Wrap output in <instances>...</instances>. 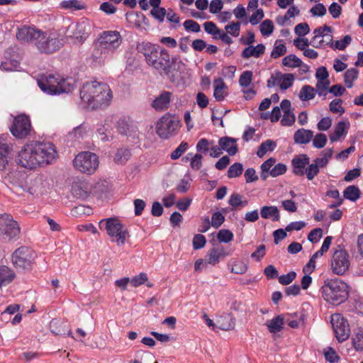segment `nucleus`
Returning a JSON list of instances; mask_svg holds the SVG:
<instances>
[{
  "mask_svg": "<svg viewBox=\"0 0 363 363\" xmlns=\"http://www.w3.org/2000/svg\"><path fill=\"white\" fill-rule=\"evenodd\" d=\"M57 152L50 143L26 144L18 152L16 162L28 169L51 164L57 157Z\"/></svg>",
  "mask_w": 363,
  "mask_h": 363,
  "instance_id": "obj_1",
  "label": "nucleus"
},
{
  "mask_svg": "<svg viewBox=\"0 0 363 363\" xmlns=\"http://www.w3.org/2000/svg\"><path fill=\"white\" fill-rule=\"evenodd\" d=\"M16 38L22 42L33 43L40 52L46 54L55 52L63 45L62 39H60L56 33L26 26L18 28Z\"/></svg>",
  "mask_w": 363,
  "mask_h": 363,
  "instance_id": "obj_2",
  "label": "nucleus"
},
{
  "mask_svg": "<svg viewBox=\"0 0 363 363\" xmlns=\"http://www.w3.org/2000/svg\"><path fill=\"white\" fill-rule=\"evenodd\" d=\"M80 96L91 109L107 106L113 99L108 85L96 81L85 83L81 89Z\"/></svg>",
  "mask_w": 363,
  "mask_h": 363,
  "instance_id": "obj_3",
  "label": "nucleus"
},
{
  "mask_svg": "<svg viewBox=\"0 0 363 363\" xmlns=\"http://www.w3.org/2000/svg\"><path fill=\"white\" fill-rule=\"evenodd\" d=\"M136 50L142 53L146 63L160 74L169 75L170 55L162 48L160 50L153 44L147 42L138 43Z\"/></svg>",
  "mask_w": 363,
  "mask_h": 363,
  "instance_id": "obj_4",
  "label": "nucleus"
},
{
  "mask_svg": "<svg viewBox=\"0 0 363 363\" xmlns=\"http://www.w3.org/2000/svg\"><path fill=\"white\" fill-rule=\"evenodd\" d=\"M321 291L324 300L333 305L342 303L349 295L347 284L339 279L325 281Z\"/></svg>",
  "mask_w": 363,
  "mask_h": 363,
  "instance_id": "obj_5",
  "label": "nucleus"
},
{
  "mask_svg": "<svg viewBox=\"0 0 363 363\" xmlns=\"http://www.w3.org/2000/svg\"><path fill=\"white\" fill-rule=\"evenodd\" d=\"M38 84L43 92L50 95L68 93L73 88L69 79L62 78L58 74L43 75L38 79Z\"/></svg>",
  "mask_w": 363,
  "mask_h": 363,
  "instance_id": "obj_6",
  "label": "nucleus"
},
{
  "mask_svg": "<svg viewBox=\"0 0 363 363\" xmlns=\"http://www.w3.org/2000/svg\"><path fill=\"white\" fill-rule=\"evenodd\" d=\"M99 227L105 230L110 236L111 240L118 246H123L129 237L127 228L121 223V220L116 217L102 219L99 222Z\"/></svg>",
  "mask_w": 363,
  "mask_h": 363,
  "instance_id": "obj_7",
  "label": "nucleus"
},
{
  "mask_svg": "<svg viewBox=\"0 0 363 363\" xmlns=\"http://www.w3.org/2000/svg\"><path fill=\"white\" fill-rule=\"evenodd\" d=\"M121 43L122 38L118 31L106 30L100 34L96 42V51L106 57L112 55Z\"/></svg>",
  "mask_w": 363,
  "mask_h": 363,
  "instance_id": "obj_8",
  "label": "nucleus"
},
{
  "mask_svg": "<svg viewBox=\"0 0 363 363\" xmlns=\"http://www.w3.org/2000/svg\"><path fill=\"white\" fill-rule=\"evenodd\" d=\"M180 121L175 115L166 113L156 123V133L160 138L167 139L175 135L179 128Z\"/></svg>",
  "mask_w": 363,
  "mask_h": 363,
  "instance_id": "obj_9",
  "label": "nucleus"
},
{
  "mask_svg": "<svg viewBox=\"0 0 363 363\" xmlns=\"http://www.w3.org/2000/svg\"><path fill=\"white\" fill-rule=\"evenodd\" d=\"M73 164L79 172L91 174L99 167V158L95 153L82 152L75 157Z\"/></svg>",
  "mask_w": 363,
  "mask_h": 363,
  "instance_id": "obj_10",
  "label": "nucleus"
},
{
  "mask_svg": "<svg viewBox=\"0 0 363 363\" xmlns=\"http://www.w3.org/2000/svg\"><path fill=\"white\" fill-rule=\"evenodd\" d=\"M36 257L35 252L30 247L22 246L12 255V262L17 268L26 269L31 267Z\"/></svg>",
  "mask_w": 363,
  "mask_h": 363,
  "instance_id": "obj_11",
  "label": "nucleus"
},
{
  "mask_svg": "<svg viewBox=\"0 0 363 363\" xmlns=\"http://www.w3.org/2000/svg\"><path fill=\"white\" fill-rule=\"evenodd\" d=\"M20 228L13 216L8 213L0 214V236L11 240L18 237Z\"/></svg>",
  "mask_w": 363,
  "mask_h": 363,
  "instance_id": "obj_12",
  "label": "nucleus"
},
{
  "mask_svg": "<svg viewBox=\"0 0 363 363\" xmlns=\"http://www.w3.org/2000/svg\"><path fill=\"white\" fill-rule=\"evenodd\" d=\"M333 28L330 26L324 25L313 30L314 36L311 40V45L316 48H323L325 45H334L332 35Z\"/></svg>",
  "mask_w": 363,
  "mask_h": 363,
  "instance_id": "obj_13",
  "label": "nucleus"
},
{
  "mask_svg": "<svg viewBox=\"0 0 363 363\" xmlns=\"http://www.w3.org/2000/svg\"><path fill=\"white\" fill-rule=\"evenodd\" d=\"M350 262L346 250L340 249L335 250L331 259V269L334 274H344L349 269Z\"/></svg>",
  "mask_w": 363,
  "mask_h": 363,
  "instance_id": "obj_14",
  "label": "nucleus"
},
{
  "mask_svg": "<svg viewBox=\"0 0 363 363\" xmlns=\"http://www.w3.org/2000/svg\"><path fill=\"white\" fill-rule=\"evenodd\" d=\"M91 29V23L87 20H82L77 23H72L67 28L66 35L67 37L82 40L89 35Z\"/></svg>",
  "mask_w": 363,
  "mask_h": 363,
  "instance_id": "obj_15",
  "label": "nucleus"
},
{
  "mask_svg": "<svg viewBox=\"0 0 363 363\" xmlns=\"http://www.w3.org/2000/svg\"><path fill=\"white\" fill-rule=\"evenodd\" d=\"M331 324L335 337L339 342L346 340L350 334L349 324L345 318L340 313H335L331 315Z\"/></svg>",
  "mask_w": 363,
  "mask_h": 363,
  "instance_id": "obj_16",
  "label": "nucleus"
},
{
  "mask_svg": "<svg viewBox=\"0 0 363 363\" xmlns=\"http://www.w3.org/2000/svg\"><path fill=\"white\" fill-rule=\"evenodd\" d=\"M30 128L31 125L28 117L25 115H20L14 118L10 130L16 138H23L29 134Z\"/></svg>",
  "mask_w": 363,
  "mask_h": 363,
  "instance_id": "obj_17",
  "label": "nucleus"
},
{
  "mask_svg": "<svg viewBox=\"0 0 363 363\" xmlns=\"http://www.w3.org/2000/svg\"><path fill=\"white\" fill-rule=\"evenodd\" d=\"M48 186V181L43 176H37L34 178H30L28 181L27 180L26 188H23V191L38 196L46 192Z\"/></svg>",
  "mask_w": 363,
  "mask_h": 363,
  "instance_id": "obj_18",
  "label": "nucleus"
},
{
  "mask_svg": "<svg viewBox=\"0 0 363 363\" xmlns=\"http://www.w3.org/2000/svg\"><path fill=\"white\" fill-rule=\"evenodd\" d=\"M71 193L77 199H85L91 193V186L85 180H75L72 183Z\"/></svg>",
  "mask_w": 363,
  "mask_h": 363,
  "instance_id": "obj_19",
  "label": "nucleus"
},
{
  "mask_svg": "<svg viewBox=\"0 0 363 363\" xmlns=\"http://www.w3.org/2000/svg\"><path fill=\"white\" fill-rule=\"evenodd\" d=\"M309 162L310 159L306 155H296L291 160L294 174L296 176H303L306 172V166Z\"/></svg>",
  "mask_w": 363,
  "mask_h": 363,
  "instance_id": "obj_20",
  "label": "nucleus"
},
{
  "mask_svg": "<svg viewBox=\"0 0 363 363\" xmlns=\"http://www.w3.org/2000/svg\"><path fill=\"white\" fill-rule=\"evenodd\" d=\"M185 67L184 63L179 57H173L170 59L169 75H166L172 81H174L180 77L182 72Z\"/></svg>",
  "mask_w": 363,
  "mask_h": 363,
  "instance_id": "obj_21",
  "label": "nucleus"
},
{
  "mask_svg": "<svg viewBox=\"0 0 363 363\" xmlns=\"http://www.w3.org/2000/svg\"><path fill=\"white\" fill-rule=\"evenodd\" d=\"M172 95L171 92L163 91L152 101V106L156 111H164L167 109L170 104Z\"/></svg>",
  "mask_w": 363,
  "mask_h": 363,
  "instance_id": "obj_22",
  "label": "nucleus"
},
{
  "mask_svg": "<svg viewBox=\"0 0 363 363\" xmlns=\"http://www.w3.org/2000/svg\"><path fill=\"white\" fill-rule=\"evenodd\" d=\"M4 179L6 182L22 190H23V188H26L27 180H26V174L23 172L19 171L10 172Z\"/></svg>",
  "mask_w": 363,
  "mask_h": 363,
  "instance_id": "obj_23",
  "label": "nucleus"
},
{
  "mask_svg": "<svg viewBox=\"0 0 363 363\" xmlns=\"http://www.w3.org/2000/svg\"><path fill=\"white\" fill-rule=\"evenodd\" d=\"M235 325V318L231 313H224L218 315L216 319V328L222 330H232Z\"/></svg>",
  "mask_w": 363,
  "mask_h": 363,
  "instance_id": "obj_24",
  "label": "nucleus"
},
{
  "mask_svg": "<svg viewBox=\"0 0 363 363\" xmlns=\"http://www.w3.org/2000/svg\"><path fill=\"white\" fill-rule=\"evenodd\" d=\"M12 147L6 143H0V171L6 170L12 157Z\"/></svg>",
  "mask_w": 363,
  "mask_h": 363,
  "instance_id": "obj_25",
  "label": "nucleus"
},
{
  "mask_svg": "<svg viewBox=\"0 0 363 363\" xmlns=\"http://www.w3.org/2000/svg\"><path fill=\"white\" fill-rule=\"evenodd\" d=\"M222 150L226 151L230 155H235L238 152L236 140L232 138L223 137L218 141Z\"/></svg>",
  "mask_w": 363,
  "mask_h": 363,
  "instance_id": "obj_26",
  "label": "nucleus"
},
{
  "mask_svg": "<svg viewBox=\"0 0 363 363\" xmlns=\"http://www.w3.org/2000/svg\"><path fill=\"white\" fill-rule=\"evenodd\" d=\"M265 46L263 44H258L257 46L250 45L245 48L241 54L242 58L248 59L251 57H259L264 53Z\"/></svg>",
  "mask_w": 363,
  "mask_h": 363,
  "instance_id": "obj_27",
  "label": "nucleus"
},
{
  "mask_svg": "<svg viewBox=\"0 0 363 363\" xmlns=\"http://www.w3.org/2000/svg\"><path fill=\"white\" fill-rule=\"evenodd\" d=\"M313 138V132L311 130L301 128L294 135V142L298 144H307Z\"/></svg>",
  "mask_w": 363,
  "mask_h": 363,
  "instance_id": "obj_28",
  "label": "nucleus"
},
{
  "mask_svg": "<svg viewBox=\"0 0 363 363\" xmlns=\"http://www.w3.org/2000/svg\"><path fill=\"white\" fill-rule=\"evenodd\" d=\"M261 217L264 219L272 218L274 221L280 219L279 211L275 206H264L260 210Z\"/></svg>",
  "mask_w": 363,
  "mask_h": 363,
  "instance_id": "obj_29",
  "label": "nucleus"
},
{
  "mask_svg": "<svg viewBox=\"0 0 363 363\" xmlns=\"http://www.w3.org/2000/svg\"><path fill=\"white\" fill-rule=\"evenodd\" d=\"M214 91L213 95L217 101H222L226 96L227 86L221 78H217L213 82Z\"/></svg>",
  "mask_w": 363,
  "mask_h": 363,
  "instance_id": "obj_30",
  "label": "nucleus"
},
{
  "mask_svg": "<svg viewBox=\"0 0 363 363\" xmlns=\"http://www.w3.org/2000/svg\"><path fill=\"white\" fill-rule=\"evenodd\" d=\"M15 278L14 272L6 265H0V287L10 284Z\"/></svg>",
  "mask_w": 363,
  "mask_h": 363,
  "instance_id": "obj_31",
  "label": "nucleus"
},
{
  "mask_svg": "<svg viewBox=\"0 0 363 363\" xmlns=\"http://www.w3.org/2000/svg\"><path fill=\"white\" fill-rule=\"evenodd\" d=\"M333 155V150L332 148H327L324 150L321 153L320 157L315 159L313 162L316 164V166L320 168H325L327 167L330 159L332 157Z\"/></svg>",
  "mask_w": 363,
  "mask_h": 363,
  "instance_id": "obj_32",
  "label": "nucleus"
},
{
  "mask_svg": "<svg viewBox=\"0 0 363 363\" xmlns=\"http://www.w3.org/2000/svg\"><path fill=\"white\" fill-rule=\"evenodd\" d=\"M277 73L279 75L278 79L279 81L280 80L279 86L281 89L286 90L293 85L295 79L294 75L293 74H283L280 72H277Z\"/></svg>",
  "mask_w": 363,
  "mask_h": 363,
  "instance_id": "obj_33",
  "label": "nucleus"
},
{
  "mask_svg": "<svg viewBox=\"0 0 363 363\" xmlns=\"http://www.w3.org/2000/svg\"><path fill=\"white\" fill-rule=\"evenodd\" d=\"M284 325V318L281 315H277L269 320L266 325L271 333H276L281 330Z\"/></svg>",
  "mask_w": 363,
  "mask_h": 363,
  "instance_id": "obj_34",
  "label": "nucleus"
},
{
  "mask_svg": "<svg viewBox=\"0 0 363 363\" xmlns=\"http://www.w3.org/2000/svg\"><path fill=\"white\" fill-rule=\"evenodd\" d=\"M222 249L212 248L206 255V261L208 264L215 265L219 262L221 256H225Z\"/></svg>",
  "mask_w": 363,
  "mask_h": 363,
  "instance_id": "obj_35",
  "label": "nucleus"
},
{
  "mask_svg": "<svg viewBox=\"0 0 363 363\" xmlns=\"http://www.w3.org/2000/svg\"><path fill=\"white\" fill-rule=\"evenodd\" d=\"M315 89L310 85H304L300 90L298 97L301 101H306L314 99Z\"/></svg>",
  "mask_w": 363,
  "mask_h": 363,
  "instance_id": "obj_36",
  "label": "nucleus"
},
{
  "mask_svg": "<svg viewBox=\"0 0 363 363\" xmlns=\"http://www.w3.org/2000/svg\"><path fill=\"white\" fill-rule=\"evenodd\" d=\"M346 134V123L340 121L335 127L333 133L330 135V140L332 143L337 141L340 138Z\"/></svg>",
  "mask_w": 363,
  "mask_h": 363,
  "instance_id": "obj_37",
  "label": "nucleus"
},
{
  "mask_svg": "<svg viewBox=\"0 0 363 363\" xmlns=\"http://www.w3.org/2000/svg\"><path fill=\"white\" fill-rule=\"evenodd\" d=\"M276 146L274 141L267 140L259 145L257 155L259 157H262L267 152L273 151Z\"/></svg>",
  "mask_w": 363,
  "mask_h": 363,
  "instance_id": "obj_38",
  "label": "nucleus"
},
{
  "mask_svg": "<svg viewBox=\"0 0 363 363\" xmlns=\"http://www.w3.org/2000/svg\"><path fill=\"white\" fill-rule=\"evenodd\" d=\"M359 71L355 68H350L347 69L344 76L345 84L347 88H352L353 82L358 77Z\"/></svg>",
  "mask_w": 363,
  "mask_h": 363,
  "instance_id": "obj_39",
  "label": "nucleus"
},
{
  "mask_svg": "<svg viewBox=\"0 0 363 363\" xmlns=\"http://www.w3.org/2000/svg\"><path fill=\"white\" fill-rule=\"evenodd\" d=\"M343 196L348 200L355 201L359 198L360 191L358 187L353 185L349 186L345 189Z\"/></svg>",
  "mask_w": 363,
  "mask_h": 363,
  "instance_id": "obj_40",
  "label": "nucleus"
},
{
  "mask_svg": "<svg viewBox=\"0 0 363 363\" xmlns=\"http://www.w3.org/2000/svg\"><path fill=\"white\" fill-rule=\"evenodd\" d=\"M282 64L284 66L295 68L301 67L303 62L295 55H289L282 60Z\"/></svg>",
  "mask_w": 363,
  "mask_h": 363,
  "instance_id": "obj_41",
  "label": "nucleus"
},
{
  "mask_svg": "<svg viewBox=\"0 0 363 363\" xmlns=\"http://www.w3.org/2000/svg\"><path fill=\"white\" fill-rule=\"evenodd\" d=\"M228 203L233 208H237L239 206H246L247 205V201H243L242 196L239 194L233 193L229 198Z\"/></svg>",
  "mask_w": 363,
  "mask_h": 363,
  "instance_id": "obj_42",
  "label": "nucleus"
},
{
  "mask_svg": "<svg viewBox=\"0 0 363 363\" xmlns=\"http://www.w3.org/2000/svg\"><path fill=\"white\" fill-rule=\"evenodd\" d=\"M286 52V46L279 40H277L274 43V48L271 52V57L277 59Z\"/></svg>",
  "mask_w": 363,
  "mask_h": 363,
  "instance_id": "obj_43",
  "label": "nucleus"
},
{
  "mask_svg": "<svg viewBox=\"0 0 363 363\" xmlns=\"http://www.w3.org/2000/svg\"><path fill=\"white\" fill-rule=\"evenodd\" d=\"M329 86L330 81H317L315 88V93H317L320 96L325 97L328 92H329Z\"/></svg>",
  "mask_w": 363,
  "mask_h": 363,
  "instance_id": "obj_44",
  "label": "nucleus"
},
{
  "mask_svg": "<svg viewBox=\"0 0 363 363\" xmlns=\"http://www.w3.org/2000/svg\"><path fill=\"white\" fill-rule=\"evenodd\" d=\"M352 345L356 350H363V328L359 329L352 337Z\"/></svg>",
  "mask_w": 363,
  "mask_h": 363,
  "instance_id": "obj_45",
  "label": "nucleus"
},
{
  "mask_svg": "<svg viewBox=\"0 0 363 363\" xmlns=\"http://www.w3.org/2000/svg\"><path fill=\"white\" fill-rule=\"evenodd\" d=\"M260 32L263 35L269 36L274 30V25L271 20H264L259 26Z\"/></svg>",
  "mask_w": 363,
  "mask_h": 363,
  "instance_id": "obj_46",
  "label": "nucleus"
},
{
  "mask_svg": "<svg viewBox=\"0 0 363 363\" xmlns=\"http://www.w3.org/2000/svg\"><path fill=\"white\" fill-rule=\"evenodd\" d=\"M130 153L128 149H119L114 157V160L117 163L123 164L130 157Z\"/></svg>",
  "mask_w": 363,
  "mask_h": 363,
  "instance_id": "obj_47",
  "label": "nucleus"
},
{
  "mask_svg": "<svg viewBox=\"0 0 363 363\" xmlns=\"http://www.w3.org/2000/svg\"><path fill=\"white\" fill-rule=\"evenodd\" d=\"M242 165L240 163H234L228 170V177L229 178L237 177L242 174Z\"/></svg>",
  "mask_w": 363,
  "mask_h": 363,
  "instance_id": "obj_48",
  "label": "nucleus"
},
{
  "mask_svg": "<svg viewBox=\"0 0 363 363\" xmlns=\"http://www.w3.org/2000/svg\"><path fill=\"white\" fill-rule=\"evenodd\" d=\"M352 42V38L350 35H345L342 40H337L334 43V45H332V48L335 50H343L345 48L349 45Z\"/></svg>",
  "mask_w": 363,
  "mask_h": 363,
  "instance_id": "obj_49",
  "label": "nucleus"
},
{
  "mask_svg": "<svg viewBox=\"0 0 363 363\" xmlns=\"http://www.w3.org/2000/svg\"><path fill=\"white\" fill-rule=\"evenodd\" d=\"M320 169L313 162L308 164L306 169L305 174L309 181L313 180L318 174Z\"/></svg>",
  "mask_w": 363,
  "mask_h": 363,
  "instance_id": "obj_50",
  "label": "nucleus"
},
{
  "mask_svg": "<svg viewBox=\"0 0 363 363\" xmlns=\"http://www.w3.org/2000/svg\"><path fill=\"white\" fill-rule=\"evenodd\" d=\"M62 6L65 9H70L73 10H81L84 8L83 4L78 0H68L62 2Z\"/></svg>",
  "mask_w": 363,
  "mask_h": 363,
  "instance_id": "obj_51",
  "label": "nucleus"
},
{
  "mask_svg": "<svg viewBox=\"0 0 363 363\" xmlns=\"http://www.w3.org/2000/svg\"><path fill=\"white\" fill-rule=\"evenodd\" d=\"M218 240L221 242L228 243L233 240V233L229 230H220L217 234Z\"/></svg>",
  "mask_w": 363,
  "mask_h": 363,
  "instance_id": "obj_52",
  "label": "nucleus"
},
{
  "mask_svg": "<svg viewBox=\"0 0 363 363\" xmlns=\"http://www.w3.org/2000/svg\"><path fill=\"white\" fill-rule=\"evenodd\" d=\"M342 101L340 99L333 100L330 104V111L335 113L342 114L345 112V108L342 106Z\"/></svg>",
  "mask_w": 363,
  "mask_h": 363,
  "instance_id": "obj_53",
  "label": "nucleus"
},
{
  "mask_svg": "<svg viewBox=\"0 0 363 363\" xmlns=\"http://www.w3.org/2000/svg\"><path fill=\"white\" fill-rule=\"evenodd\" d=\"M213 142L206 138H201L196 144V150L200 152L206 153L209 150V146L213 145Z\"/></svg>",
  "mask_w": 363,
  "mask_h": 363,
  "instance_id": "obj_54",
  "label": "nucleus"
},
{
  "mask_svg": "<svg viewBox=\"0 0 363 363\" xmlns=\"http://www.w3.org/2000/svg\"><path fill=\"white\" fill-rule=\"evenodd\" d=\"M327 143V137L325 134L318 133L313 139V145L318 149L323 148Z\"/></svg>",
  "mask_w": 363,
  "mask_h": 363,
  "instance_id": "obj_55",
  "label": "nucleus"
},
{
  "mask_svg": "<svg viewBox=\"0 0 363 363\" xmlns=\"http://www.w3.org/2000/svg\"><path fill=\"white\" fill-rule=\"evenodd\" d=\"M252 79V72L251 71H245L240 77L239 83L241 86L247 87Z\"/></svg>",
  "mask_w": 363,
  "mask_h": 363,
  "instance_id": "obj_56",
  "label": "nucleus"
},
{
  "mask_svg": "<svg viewBox=\"0 0 363 363\" xmlns=\"http://www.w3.org/2000/svg\"><path fill=\"white\" fill-rule=\"evenodd\" d=\"M203 26L205 31L214 35L215 38H217L216 35L220 34V30L217 28L216 23L212 21L206 22Z\"/></svg>",
  "mask_w": 363,
  "mask_h": 363,
  "instance_id": "obj_57",
  "label": "nucleus"
},
{
  "mask_svg": "<svg viewBox=\"0 0 363 363\" xmlns=\"http://www.w3.org/2000/svg\"><path fill=\"white\" fill-rule=\"evenodd\" d=\"M310 12L311 13L312 16H323L325 15L327 10L325 6L323 4H317L315 6H313Z\"/></svg>",
  "mask_w": 363,
  "mask_h": 363,
  "instance_id": "obj_58",
  "label": "nucleus"
},
{
  "mask_svg": "<svg viewBox=\"0 0 363 363\" xmlns=\"http://www.w3.org/2000/svg\"><path fill=\"white\" fill-rule=\"evenodd\" d=\"M166 9L162 7L155 6L153 7L151 10V14L157 20L162 22L166 16Z\"/></svg>",
  "mask_w": 363,
  "mask_h": 363,
  "instance_id": "obj_59",
  "label": "nucleus"
},
{
  "mask_svg": "<svg viewBox=\"0 0 363 363\" xmlns=\"http://www.w3.org/2000/svg\"><path fill=\"white\" fill-rule=\"evenodd\" d=\"M206 240L205 236L201 234H196L193 238V247L195 250H199L205 246Z\"/></svg>",
  "mask_w": 363,
  "mask_h": 363,
  "instance_id": "obj_60",
  "label": "nucleus"
},
{
  "mask_svg": "<svg viewBox=\"0 0 363 363\" xmlns=\"http://www.w3.org/2000/svg\"><path fill=\"white\" fill-rule=\"evenodd\" d=\"M148 280L147 276L145 273L141 272L140 274L135 276L131 280L130 283L134 287H138Z\"/></svg>",
  "mask_w": 363,
  "mask_h": 363,
  "instance_id": "obj_61",
  "label": "nucleus"
},
{
  "mask_svg": "<svg viewBox=\"0 0 363 363\" xmlns=\"http://www.w3.org/2000/svg\"><path fill=\"white\" fill-rule=\"evenodd\" d=\"M188 144L186 142H182L171 154V158L172 160H177L182 155L186 150Z\"/></svg>",
  "mask_w": 363,
  "mask_h": 363,
  "instance_id": "obj_62",
  "label": "nucleus"
},
{
  "mask_svg": "<svg viewBox=\"0 0 363 363\" xmlns=\"http://www.w3.org/2000/svg\"><path fill=\"white\" fill-rule=\"evenodd\" d=\"M309 31L310 28L306 23H298L294 28L295 33L300 37L306 35L309 33Z\"/></svg>",
  "mask_w": 363,
  "mask_h": 363,
  "instance_id": "obj_63",
  "label": "nucleus"
},
{
  "mask_svg": "<svg viewBox=\"0 0 363 363\" xmlns=\"http://www.w3.org/2000/svg\"><path fill=\"white\" fill-rule=\"evenodd\" d=\"M225 217L220 212H215L211 217V225L215 228H219L224 222Z\"/></svg>",
  "mask_w": 363,
  "mask_h": 363,
  "instance_id": "obj_64",
  "label": "nucleus"
}]
</instances>
